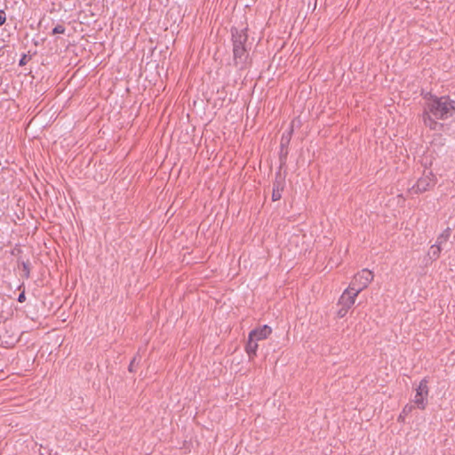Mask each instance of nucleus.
<instances>
[{
	"label": "nucleus",
	"instance_id": "9b49d317",
	"mask_svg": "<svg viewBox=\"0 0 455 455\" xmlns=\"http://www.w3.org/2000/svg\"><path fill=\"white\" fill-rule=\"evenodd\" d=\"M443 249L440 248L438 245L433 244L427 252V256L431 260H436L442 252Z\"/></svg>",
	"mask_w": 455,
	"mask_h": 455
},
{
	"label": "nucleus",
	"instance_id": "a211bd4d",
	"mask_svg": "<svg viewBox=\"0 0 455 455\" xmlns=\"http://www.w3.org/2000/svg\"><path fill=\"white\" fill-rule=\"evenodd\" d=\"M26 57H27V56H26V55H24V56L20 59V66H23V65H25V64H26Z\"/></svg>",
	"mask_w": 455,
	"mask_h": 455
},
{
	"label": "nucleus",
	"instance_id": "0eeeda50",
	"mask_svg": "<svg viewBox=\"0 0 455 455\" xmlns=\"http://www.w3.org/2000/svg\"><path fill=\"white\" fill-rule=\"evenodd\" d=\"M272 333L270 326L265 324L259 328H256L250 331L249 335L251 339H254L256 341L266 339Z\"/></svg>",
	"mask_w": 455,
	"mask_h": 455
},
{
	"label": "nucleus",
	"instance_id": "7ed1b4c3",
	"mask_svg": "<svg viewBox=\"0 0 455 455\" xmlns=\"http://www.w3.org/2000/svg\"><path fill=\"white\" fill-rule=\"evenodd\" d=\"M373 273L369 269L364 268L354 275L351 283L348 285V288L353 290L355 294H359L363 290L368 287V285L373 280Z\"/></svg>",
	"mask_w": 455,
	"mask_h": 455
},
{
	"label": "nucleus",
	"instance_id": "2eb2a0df",
	"mask_svg": "<svg viewBox=\"0 0 455 455\" xmlns=\"http://www.w3.org/2000/svg\"><path fill=\"white\" fill-rule=\"evenodd\" d=\"M350 308H347L346 307H340L338 310V316L342 318L344 317Z\"/></svg>",
	"mask_w": 455,
	"mask_h": 455
},
{
	"label": "nucleus",
	"instance_id": "1a4fd4ad",
	"mask_svg": "<svg viewBox=\"0 0 455 455\" xmlns=\"http://www.w3.org/2000/svg\"><path fill=\"white\" fill-rule=\"evenodd\" d=\"M451 230L450 228L444 229L438 236L435 242V245H438L440 248L443 249V246L447 243L451 237Z\"/></svg>",
	"mask_w": 455,
	"mask_h": 455
},
{
	"label": "nucleus",
	"instance_id": "4468645a",
	"mask_svg": "<svg viewBox=\"0 0 455 455\" xmlns=\"http://www.w3.org/2000/svg\"><path fill=\"white\" fill-rule=\"evenodd\" d=\"M66 31V28L64 26L62 25H57L53 29H52V34L53 35H56V34H64Z\"/></svg>",
	"mask_w": 455,
	"mask_h": 455
},
{
	"label": "nucleus",
	"instance_id": "423d86ee",
	"mask_svg": "<svg viewBox=\"0 0 455 455\" xmlns=\"http://www.w3.org/2000/svg\"><path fill=\"white\" fill-rule=\"evenodd\" d=\"M357 296L358 294H355V291L347 287L339 299V307L351 308L354 306Z\"/></svg>",
	"mask_w": 455,
	"mask_h": 455
},
{
	"label": "nucleus",
	"instance_id": "f3484780",
	"mask_svg": "<svg viewBox=\"0 0 455 455\" xmlns=\"http://www.w3.org/2000/svg\"><path fill=\"white\" fill-rule=\"evenodd\" d=\"M25 300H26V296H25V293H24V291H23V292H21V293L19 295V297H18V301H19V302H20V303H22V302H24Z\"/></svg>",
	"mask_w": 455,
	"mask_h": 455
},
{
	"label": "nucleus",
	"instance_id": "dca6fc26",
	"mask_svg": "<svg viewBox=\"0 0 455 455\" xmlns=\"http://www.w3.org/2000/svg\"><path fill=\"white\" fill-rule=\"evenodd\" d=\"M6 20L5 12L3 10H0V26H2Z\"/></svg>",
	"mask_w": 455,
	"mask_h": 455
},
{
	"label": "nucleus",
	"instance_id": "6e6552de",
	"mask_svg": "<svg viewBox=\"0 0 455 455\" xmlns=\"http://www.w3.org/2000/svg\"><path fill=\"white\" fill-rule=\"evenodd\" d=\"M280 180L276 178L275 181L273 184V192H272V200L278 201L282 197V192L283 190V180L279 175Z\"/></svg>",
	"mask_w": 455,
	"mask_h": 455
},
{
	"label": "nucleus",
	"instance_id": "20e7f679",
	"mask_svg": "<svg viewBox=\"0 0 455 455\" xmlns=\"http://www.w3.org/2000/svg\"><path fill=\"white\" fill-rule=\"evenodd\" d=\"M428 387L427 380L423 379L416 388V394L412 399L415 406L420 410H424L427 404Z\"/></svg>",
	"mask_w": 455,
	"mask_h": 455
},
{
	"label": "nucleus",
	"instance_id": "f03ea898",
	"mask_svg": "<svg viewBox=\"0 0 455 455\" xmlns=\"http://www.w3.org/2000/svg\"><path fill=\"white\" fill-rule=\"evenodd\" d=\"M233 43V59L236 66L243 68L247 62L251 45L248 43V35L246 28L238 29L233 28L231 29Z\"/></svg>",
	"mask_w": 455,
	"mask_h": 455
},
{
	"label": "nucleus",
	"instance_id": "f8f14e48",
	"mask_svg": "<svg viewBox=\"0 0 455 455\" xmlns=\"http://www.w3.org/2000/svg\"><path fill=\"white\" fill-rule=\"evenodd\" d=\"M414 408V405L411 404V403H408L404 406V408L403 409V411L401 412V414L399 415V420H402L403 421L404 420V418L405 416H407L409 413L411 412V411L413 410Z\"/></svg>",
	"mask_w": 455,
	"mask_h": 455
},
{
	"label": "nucleus",
	"instance_id": "9d476101",
	"mask_svg": "<svg viewBox=\"0 0 455 455\" xmlns=\"http://www.w3.org/2000/svg\"><path fill=\"white\" fill-rule=\"evenodd\" d=\"M245 349L250 359H252L256 355V352L258 349V341H256L254 339H251L250 335L248 337V341Z\"/></svg>",
	"mask_w": 455,
	"mask_h": 455
},
{
	"label": "nucleus",
	"instance_id": "39448f33",
	"mask_svg": "<svg viewBox=\"0 0 455 455\" xmlns=\"http://www.w3.org/2000/svg\"><path fill=\"white\" fill-rule=\"evenodd\" d=\"M435 184V177L433 173L429 172L427 174H425L423 177L418 180L412 189H414L416 193H423L428 190L430 188L434 187Z\"/></svg>",
	"mask_w": 455,
	"mask_h": 455
},
{
	"label": "nucleus",
	"instance_id": "f257e3e1",
	"mask_svg": "<svg viewBox=\"0 0 455 455\" xmlns=\"http://www.w3.org/2000/svg\"><path fill=\"white\" fill-rule=\"evenodd\" d=\"M455 114V100L449 97L430 96L427 99L422 112L424 124L433 131H440L443 124L436 119L445 120Z\"/></svg>",
	"mask_w": 455,
	"mask_h": 455
},
{
	"label": "nucleus",
	"instance_id": "ddd939ff",
	"mask_svg": "<svg viewBox=\"0 0 455 455\" xmlns=\"http://www.w3.org/2000/svg\"><path fill=\"white\" fill-rule=\"evenodd\" d=\"M291 132H292V129H291L289 131L287 136L284 133L282 135V140H281V145L282 146H284L285 144L289 143Z\"/></svg>",
	"mask_w": 455,
	"mask_h": 455
}]
</instances>
